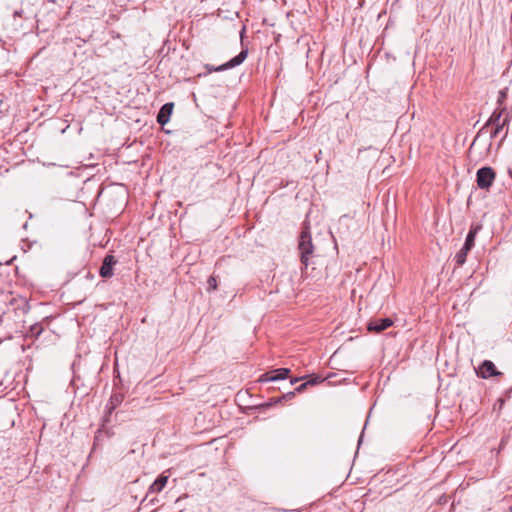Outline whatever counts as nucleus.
I'll use <instances>...</instances> for the list:
<instances>
[{
  "instance_id": "1",
  "label": "nucleus",
  "mask_w": 512,
  "mask_h": 512,
  "mask_svg": "<svg viewBox=\"0 0 512 512\" xmlns=\"http://www.w3.org/2000/svg\"><path fill=\"white\" fill-rule=\"evenodd\" d=\"M505 111H506L505 107L496 108L493 111V113L491 114V116L489 117V119L487 120V122L485 123V125L481 128V130L478 133V135H479L488 126H493V129L490 133V138L495 139L500 136L498 148L502 145V143L504 142V140L506 139V137L508 135V128H506L505 131H504V128L506 126H508L509 121H510V116H509V114H506V116L504 118H502V115Z\"/></svg>"
},
{
  "instance_id": "2",
  "label": "nucleus",
  "mask_w": 512,
  "mask_h": 512,
  "mask_svg": "<svg viewBox=\"0 0 512 512\" xmlns=\"http://www.w3.org/2000/svg\"><path fill=\"white\" fill-rule=\"evenodd\" d=\"M298 249L300 252L301 263L307 268L310 257L314 251L311 235L308 231H302L300 234Z\"/></svg>"
},
{
  "instance_id": "3",
  "label": "nucleus",
  "mask_w": 512,
  "mask_h": 512,
  "mask_svg": "<svg viewBox=\"0 0 512 512\" xmlns=\"http://www.w3.org/2000/svg\"><path fill=\"white\" fill-rule=\"evenodd\" d=\"M496 178V172L492 167L484 166L477 170L476 183L482 190H489Z\"/></svg>"
},
{
  "instance_id": "4",
  "label": "nucleus",
  "mask_w": 512,
  "mask_h": 512,
  "mask_svg": "<svg viewBox=\"0 0 512 512\" xmlns=\"http://www.w3.org/2000/svg\"><path fill=\"white\" fill-rule=\"evenodd\" d=\"M475 371L477 376L482 379H488L502 375V372L496 368L495 364L491 360H484Z\"/></svg>"
},
{
  "instance_id": "5",
  "label": "nucleus",
  "mask_w": 512,
  "mask_h": 512,
  "mask_svg": "<svg viewBox=\"0 0 512 512\" xmlns=\"http://www.w3.org/2000/svg\"><path fill=\"white\" fill-rule=\"evenodd\" d=\"M290 369L278 368L269 373L262 374L259 378V382H274L278 380H284L288 377Z\"/></svg>"
},
{
  "instance_id": "6",
  "label": "nucleus",
  "mask_w": 512,
  "mask_h": 512,
  "mask_svg": "<svg viewBox=\"0 0 512 512\" xmlns=\"http://www.w3.org/2000/svg\"><path fill=\"white\" fill-rule=\"evenodd\" d=\"M117 263L118 260L113 255H106L99 269L100 276L102 278H111L114 274L113 268Z\"/></svg>"
},
{
  "instance_id": "7",
  "label": "nucleus",
  "mask_w": 512,
  "mask_h": 512,
  "mask_svg": "<svg viewBox=\"0 0 512 512\" xmlns=\"http://www.w3.org/2000/svg\"><path fill=\"white\" fill-rule=\"evenodd\" d=\"M392 324L393 322L390 318L372 319L369 321L367 329L369 332L380 333L392 326Z\"/></svg>"
},
{
  "instance_id": "8",
  "label": "nucleus",
  "mask_w": 512,
  "mask_h": 512,
  "mask_svg": "<svg viewBox=\"0 0 512 512\" xmlns=\"http://www.w3.org/2000/svg\"><path fill=\"white\" fill-rule=\"evenodd\" d=\"M247 54H248L247 50H242L238 55L233 57L231 60L218 66L215 69V71H217V72L224 71V70L231 69V68H234V67L242 64L244 62V60L247 58Z\"/></svg>"
},
{
  "instance_id": "9",
  "label": "nucleus",
  "mask_w": 512,
  "mask_h": 512,
  "mask_svg": "<svg viewBox=\"0 0 512 512\" xmlns=\"http://www.w3.org/2000/svg\"><path fill=\"white\" fill-rule=\"evenodd\" d=\"M174 104L172 102L165 103L159 110L157 114V122L164 126L170 120L171 114L173 112Z\"/></svg>"
},
{
  "instance_id": "10",
  "label": "nucleus",
  "mask_w": 512,
  "mask_h": 512,
  "mask_svg": "<svg viewBox=\"0 0 512 512\" xmlns=\"http://www.w3.org/2000/svg\"><path fill=\"white\" fill-rule=\"evenodd\" d=\"M481 230V225H472L470 227V230L466 236V239H465V242H464V246H466L467 248H470L472 249L475 245V238H476V235L478 234V232Z\"/></svg>"
},
{
  "instance_id": "11",
  "label": "nucleus",
  "mask_w": 512,
  "mask_h": 512,
  "mask_svg": "<svg viewBox=\"0 0 512 512\" xmlns=\"http://www.w3.org/2000/svg\"><path fill=\"white\" fill-rule=\"evenodd\" d=\"M123 395L119 393H114L111 395L107 405L106 410H108V414L111 415L113 411L122 403Z\"/></svg>"
},
{
  "instance_id": "12",
  "label": "nucleus",
  "mask_w": 512,
  "mask_h": 512,
  "mask_svg": "<svg viewBox=\"0 0 512 512\" xmlns=\"http://www.w3.org/2000/svg\"><path fill=\"white\" fill-rule=\"evenodd\" d=\"M168 481V476L161 474L157 477V479L150 486L149 490L153 493H159L166 486Z\"/></svg>"
},
{
  "instance_id": "13",
  "label": "nucleus",
  "mask_w": 512,
  "mask_h": 512,
  "mask_svg": "<svg viewBox=\"0 0 512 512\" xmlns=\"http://www.w3.org/2000/svg\"><path fill=\"white\" fill-rule=\"evenodd\" d=\"M112 435L113 432H110V430L99 428L94 437L93 450H95L100 445L104 437L110 438Z\"/></svg>"
},
{
  "instance_id": "14",
  "label": "nucleus",
  "mask_w": 512,
  "mask_h": 512,
  "mask_svg": "<svg viewBox=\"0 0 512 512\" xmlns=\"http://www.w3.org/2000/svg\"><path fill=\"white\" fill-rule=\"evenodd\" d=\"M470 250V248H467L466 246L463 245L460 251L455 255V261L457 263V266L460 267L466 262V257Z\"/></svg>"
},
{
  "instance_id": "15",
  "label": "nucleus",
  "mask_w": 512,
  "mask_h": 512,
  "mask_svg": "<svg viewBox=\"0 0 512 512\" xmlns=\"http://www.w3.org/2000/svg\"><path fill=\"white\" fill-rule=\"evenodd\" d=\"M30 334L34 338H38L43 332V327L40 323H35L30 327Z\"/></svg>"
},
{
  "instance_id": "16",
  "label": "nucleus",
  "mask_w": 512,
  "mask_h": 512,
  "mask_svg": "<svg viewBox=\"0 0 512 512\" xmlns=\"http://www.w3.org/2000/svg\"><path fill=\"white\" fill-rule=\"evenodd\" d=\"M308 385H309L308 382L302 383L301 385H299L298 387L295 388V391L288 392L282 398H291L295 395L296 392H298V393L303 392Z\"/></svg>"
},
{
  "instance_id": "17",
  "label": "nucleus",
  "mask_w": 512,
  "mask_h": 512,
  "mask_svg": "<svg viewBox=\"0 0 512 512\" xmlns=\"http://www.w3.org/2000/svg\"><path fill=\"white\" fill-rule=\"evenodd\" d=\"M506 98H507V89L500 90L498 98H497V104L499 105L498 108H502L501 106L504 104Z\"/></svg>"
},
{
  "instance_id": "18",
  "label": "nucleus",
  "mask_w": 512,
  "mask_h": 512,
  "mask_svg": "<svg viewBox=\"0 0 512 512\" xmlns=\"http://www.w3.org/2000/svg\"><path fill=\"white\" fill-rule=\"evenodd\" d=\"M208 291L217 289V280L214 276H210L207 281Z\"/></svg>"
},
{
  "instance_id": "19",
  "label": "nucleus",
  "mask_w": 512,
  "mask_h": 512,
  "mask_svg": "<svg viewBox=\"0 0 512 512\" xmlns=\"http://www.w3.org/2000/svg\"><path fill=\"white\" fill-rule=\"evenodd\" d=\"M110 416L111 415L108 414V410H106V413H105V415L103 416V419H102L103 423H102V426L100 428H105V425L110 422Z\"/></svg>"
},
{
  "instance_id": "20",
  "label": "nucleus",
  "mask_w": 512,
  "mask_h": 512,
  "mask_svg": "<svg viewBox=\"0 0 512 512\" xmlns=\"http://www.w3.org/2000/svg\"><path fill=\"white\" fill-rule=\"evenodd\" d=\"M321 381H323V380H322V378L320 376H315L312 379L308 380L307 382H308L309 385H315V384H317V383H319Z\"/></svg>"
},
{
  "instance_id": "21",
  "label": "nucleus",
  "mask_w": 512,
  "mask_h": 512,
  "mask_svg": "<svg viewBox=\"0 0 512 512\" xmlns=\"http://www.w3.org/2000/svg\"><path fill=\"white\" fill-rule=\"evenodd\" d=\"M498 405V409H502L503 405H504V399L502 398H499L496 402V404L494 405V409H496V406Z\"/></svg>"
},
{
  "instance_id": "22",
  "label": "nucleus",
  "mask_w": 512,
  "mask_h": 512,
  "mask_svg": "<svg viewBox=\"0 0 512 512\" xmlns=\"http://www.w3.org/2000/svg\"><path fill=\"white\" fill-rule=\"evenodd\" d=\"M507 440L505 438H502L500 441V448H503L506 444Z\"/></svg>"
},
{
  "instance_id": "23",
  "label": "nucleus",
  "mask_w": 512,
  "mask_h": 512,
  "mask_svg": "<svg viewBox=\"0 0 512 512\" xmlns=\"http://www.w3.org/2000/svg\"><path fill=\"white\" fill-rule=\"evenodd\" d=\"M301 379H302V378L296 377V378L292 379V380L290 381V383H291V384H295V383L299 382Z\"/></svg>"
},
{
  "instance_id": "24",
  "label": "nucleus",
  "mask_w": 512,
  "mask_h": 512,
  "mask_svg": "<svg viewBox=\"0 0 512 512\" xmlns=\"http://www.w3.org/2000/svg\"><path fill=\"white\" fill-rule=\"evenodd\" d=\"M22 12H23L22 10H16V11L14 12V16H15V17H16V16H19V17H20V16L22 15Z\"/></svg>"
},
{
  "instance_id": "25",
  "label": "nucleus",
  "mask_w": 512,
  "mask_h": 512,
  "mask_svg": "<svg viewBox=\"0 0 512 512\" xmlns=\"http://www.w3.org/2000/svg\"><path fill=\"white\" fill-rule=\"evenodd\" d=\"M281 399H282V398H277V399H275V400L273 401V403H278V402H280V401H281Z\"/></svg>"
},
{
  "instance_id": "26",
  "label": "nucleus",
  "mask_w": 512,
  "mask_h": 512,
  "mask_svg": "<svg viewBox=\"0 0 512 512\" xmlns=\"http://www.w3.org/2000/svg\"><path fill=\"white\" fill-rule=\"evenodd\" d=\"M216 68H217V67H215V68H214V67H211V68H209V71H215V69H216Z\"/></svg>"
},
{
  "instance_id": "27",
  "label": "nucleus",
  "mask_w": 512,
  "mask_h": 512,
  "mask_svg": "<svg viewBox=\"0 0 512 512\" xmlns=\"http://www.w3.org/2000/svg\"><path fill=\"white\" fill-rule=\"evenodd\" d=\"M2 342V340L0 339V343Z\"/></svg>"
}]
</instances>
